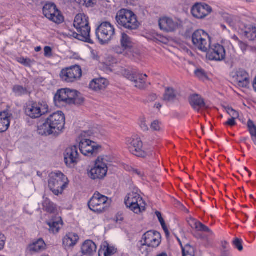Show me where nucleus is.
Returning a JSON list of instances; mask_svg holds the SVG:
<instances>
[{
  "label": "nucleus",
  "mask_w": 256,
  "mask_h": 256,
  "mask_svg": "<svg viewBox=\"0 0 256 256\" xmlns=\"http://www.w3.org/2000/svg\"><path fill=\"white\" fill-rule=\"evenodd\" d=\"M65 124L64 114L61 111L51 114L44 122L38 127V132L42 136H50L60 134Z\"/></svg>",
  "instance_id": "f257e3e1"
},
{
  "label": "nucleus",
  "mask_w": 256,
  "mask_h": 256,
  "mask_svg": "<svg viewBox=\"0 0 256 256\" xmlns=\"http://www.w3.org/2000/svg\"><path fill=\"white\" fill-rule=\"evenodd\" d=\"M74 26L78 32L68 30L66 32L67 36L73 37L90 44L93 43L90 37V28L89 26L88 18L84 14H79L76 16Z\"/></svg>",
  "instance_id": "f03ea898"
},
{
  "label": "nucleus",
  "mask_w": 256,
  "mask_h": 256,
  "mask_svg": "<svg viewBox=\"0 0 256 256\" xmlns=\"http://www.w3.org/2000/svg\"><path fill=\"white\" fill-rule=\"evenodd\" d=\"M84 99L80 92L70 88L58 90L54 96V102L56 106H64L68 104L80 105Z\"/></svg>",
  "instance_id": "7ed1b4c3"
},
{
  "label": "nucleus",
  "mask_w": 256,
  "mask_h": 256,
  "mask_svg": "<svg viewBox=\"0 0 256 256\" xmlns=\"http://www.w3.org/2000/svg\"><path fill=\"white\" fill-rule=\"evenodd\" d=\"M126 144L130 152L134 155L142 158L147 159H160V156L153 152H146L142 150V142L138 136H134L128 138Z\"/></svg>",
  "instance_id": "20e7f679"
},
{
  "label": "nucleus",
  "mask_w": 256,
  "mask_h": 256,
  "mask_svg": "<svg viewBox=\"0 0 256 256\" xmlns=\"http://www.w3.org/2000/svg\"><path fill=\"white\" fill-rule=\"evenodd\" d=\"M116 19L118 24L128 30L138 28L139 23L136 15L132 10L122 8L118 12Z\"/></svg>",
  "instance_id": "39448f33"
},
{
  "label": "nucleus",
  "mask_w": 256,
  "mask_h": 256,
  "mask_svg": "<svg viewBox=\"0 0 256 256\" xmlns=\"http://www.w3.org/2000/svg\"><path fill=\"white\" fill-rule=\"evenodd\" d=\"M48 186L50 190L56 196L62 194L66 188L68 180L62 172L58 170L49 174Z\"/></svg>",
  "instance_id": "423d86ee"
},
{
  "label": "nucleus",
  "mask_w": 256,
  "mask_h": 256,
  "mask_svg": "<svg viewBox=\"0 0 256 256\" xmlns=\"http://www.w3.org/2000/svg\"><path fill=\"white\" fill-rule=\"evenodd\" d=\"M90 133V132H84L78 138L80 150L82 154L88 156L96 155L100 148L88 138Z\"/></svg>",
  "instance_id": "0eeeda50"
},
{
  "label": "nucleus",
  "mask_w": 256,
  "mask_h": 256,
  "mask_svg": "<svg viewBox=\"0 0 256 256\" xmlns=\"http://www.w3.org/2000/svg\"><path fill=\"white\" fill-rule=\"evenodd\" d=\"M96 34L100 44L108 43L115 34V29L109 22H102L96 28Z\"/></svg>",
  "instance_id": "6e6552de"
},
{
  "label": "nucleus",
  "mask_w": 256,
  "mask_h": 256,
  "mask_svg": "<svg viewBox=\"0 0 256 256\" xmlns=\"http://www.w3.org/2000/svg\"><path fill=\"white\" fill-rule=\"evenodd\" d=\"M194 46L202 52H206L210 45V38L208 33L202 30L195 31L192 35Z\"/></svg>",
  "instance_id": "1a4fd4ad"
},
{
  "label": "nucleus",
  "mask_w": 256,
  "mask_h": 256,
  "mask_svg": "<svg viewBox=\"0 0 256 256\" xmlns=\"http://www.w3.org/2000/svg\"><path fill=\"white\" fill-rule=\"evenodd\" d=\"M142 201V198L140 196L134 192L128 194L124 198L126 206L136 214H138L146 210L145 206H142L140 204H139Z\"/></svg>",
  "instance_id": "9d476101"
},
{
  "label": "nucleus",
  "mask_w": 256,
  "mask_h": 256,
  "mask_svg": "<svg viewBox=\"0 0 256 256\" xmlns=\"http://www.w3.org/2000/svg\"><path fill=\"white\" fill-rule=\"evenodd\" d=\"M82 76V69L78 65L64 68L60 74L62 80L67 82H73L78 80Z\"/></svg>",
  "instance_id": "9b49d317"
},
{
  "label": "nucleus",
  "mask_w": 256,
  "mask_h": 256,
  "mask_svg": "<svg viewBox=\"0 0 256 256\" xmlns=\"http://www.w3.org/2000/svg\"><path fill=\"white\" fill-rule=\"evenodd\" d=\"M48 111V106L46 104L32 102L27 105L25 109L26 116L32 118H37L45 114Z\"/></svg>",
  "instance_id": "f8f14e48"
},
{
  "label": "nucleus",
  "mask_w": 256,
  "mask_h": 256,
  "mask_svg": "<svg viewBox=\"0 0 256 256\" xmlns=\"http://www.w3.org/2000/svg\"><path fill=\"white\" fill-rule=\"evenodd\" d=\"M43 14L46 18L55 23L61 24L64 22L62 15L53 3H47L44 6Z\"/></svg>",
  "instance_id": "ddd939ff"
},
{
  "label": "nucleus",
  "mask_w": 256,
  "mask_h": 256,
  "mask_svg": "<svg viewBox=\"0 0 256 256\" xmlns=\"http://www.w3.org/2000/svg\"><path fill=\"white\" fill-rule=\"evenodd\" d=\"M94 165L88 172V177L92 180H102L106 175L108 167L103 161H94Z\"/></svg>",
  "instance_id": "4468645a"
},
{
  "label": "nucleus",
  "mask_w": 256,
  "mask_h": 256,
  "mask_svg": "<svg viewBox=\"0 0 256 256\" xmlns=\"http://www.w3.org/2000/svg\"><path fill=\"white\" fill-rule=\"evenodd\" d=\"M142 240H144L143 245H146L149 248H156L161 243V234L157 231L150 230L143 234Z\"/></svg>",
  "instance_id": "2eb2a0df"
},
{
  "label": "nucleus",
  "mask_w": 256,
  "mask_h": 256,
  "mask_svg": "<svg viewBox=\"0 0 256 256\" xmlns=\"http://www.w3.org/2000/svg\"><path fill=\"white\" fill-rule=\"evenodd\" d=\"M207 51L206 57L210 60L222 61L226 58V50L224 47L218 44L210 46Z\"/></svg>",
  "instance_id": "dca6fc26"
},
{
  "label": "nucleus",
  "mask_w": 256,
  "mask_h": 256,
  "mask_svg": "<svg viewBox=\"0 0 256 256\" xmlns=\"http://www.w3.org/2000/svg\"><path fill=\"white\" fill-rule=\"evenodd\" d=\"M123 74L128 80L134 82L135 87L140 89L146 88V80L147 77L146 74H144L136 72H130L128 70H124Z\"/></svg>",
  "instance_id": "f3484780"
},
{
  "label": "nucleus",
  "mask_w": 256,
  "mask_h": 256,
  "mask_svg": "<svg viewBox=\"0 0 256 256\" xmlns=\"http://www.w3.org/2000/svg\"><path fill=\"white\" fill-rule=\"evenodd\" d=\"M212 11V8L205 3H196L191 8L192 16L198 19H203Z\"/></svg>",
  "instance_id": "a211bd4d"
},
{
  "label": "nucleus",
  "mask_w": 256,
  "mask_h": 256,
  "mask_svg": "<svg viewBox=\"0 0 256 256\" xmlns=\"http://www.w3.org/2000/svg\"><path fill=\"white\" fill-rule=\"evenodd\" d=\"M108 200L107 196L96 192L88 202V208L92 211L94 212H102V208L98 207L106 204Z\"/></svg>",
  "instance_id": "6ab92c4d"
},
{
  "label": "nucleus",
  "mask_w": 256,
  "mask_h": 256,
  "mask_svg": "<svg viewBox=\"0 0 256 256\" xmlns=\"http://www.w3.org/2000/svg\"><path fill=\"white\" fill-rule=\"evenodd\" d=\"M158 26L162 30L168 32L176 30L178 27V24L172 18L166 16L160 18Z\"/></svg>",
  "instance_id": "aec40b11"
},
{
  "label": "nucleus",
  "mask_w": 256,
  "mask_h": 256,
  "mask_svg": "<svg viewBox=\"0 0 256 256\" xmlns=\"http://www.w3.org/2000/svg\"><path fill=\"white\" fill-rule=\"evenodd\" d=\"M46 248V245L42 238L33 242L28 244L26 250L32 252H40L44 250Z\"/></svg>",
  "instance_id": "412c9836"
},
{
  "label": "nucleus",
  "mask_w": 256,
  "mask_h": 256,
  "mask_svg": "<svg viewBox=\"0 0 256 256\" xmlns=\"http://www.w3.org/2000/svg\"><path fill=\"white\" fill-rule=\"evenodd\" d=\"M236 80L239 86L242 88H246L249 84V76L248 73L242 69L238 70L236 72Z\"/></svg>",
  "instance_id": "4be33fe9"
},
{
  "label": "nucleus",
  "mask_w": 256,
  "mask_h": 256,
  "mask_svg": "<svg viewBox=\"0 0 256 256\" xmlns=\"http://www.w3.org/2000/svg\"><path fill=\"white\" fill-rule=\"evenodd\" d=\"M188 100L191 106L196 110L199 111L200 108H207L204 99L198 94H193L189 97Z\"/></svg>",
  "instance_id": "5701e85b"
},
{
  "label": "nucleus",
  "mask_w": 256,
  "mask_h": 256,
  "mask_svg": "<svg viewBox=\"0 0 256 256\" xmlns=\"http://www.w3.org/2000/svg\"><path fill=\"white\" fill-rule=\"evenodd\" d=\"M108 84V82L106 78H96L90 82L89 87L94 91L98 92L104 90Z\"/></svg>",
  "instance_id": "b1692460"
},
{
  "label": "nucleus",
  "mask_w": 256,
  "mask_h": 256,
  "mask_svg": "<svg viewBox=\"0 0 256 256\" xmlns=\"http://www.w3.org/2000/svg\"><path fill=\"white\" fill-rule=\"evenodd\" d=\"M117 252V248L114 246H110L109 244L105 241L102 242L98 250V256H112Z\"/></svg>",
  "instance_id": "393cba45"
},
{
  "label": "nucleus",
  "mask_w": 256,
  "mask_h": 256,
  "mask_svg": "<svg viewBox=\"0 0 256 256\" xmlns=\"http://www.w3.org/2000/svg\"><path fill=\"white\" fill-rule=\"evenodd\" d=\"M46 223L50 227V232L54 234L58 233L60 228V225H63L62 220L60 216L52 218L51 220L47 221Z\"/></svg>",
  "instance_id": "a878e982"
},
{
  "label": "nucleus",
  "mask_w": 256,
  "mask_h": 256,
  "mask_svg": "<svg viewBox=\"0 0 256 256\" xmlns=\"http://www.w3.org/2000/svg\"><path fill=\"white\" fill-rule=\"evenodd\" d=\"M96 246L92 240H86L81 248L82 253L84 255L92 256L96 252Z\"/></svg>",
  "instance_id": "bb28decb"
},
{
  "label": "nucleus",
  "mask_w": 256,
  "mask_h": 256,
  "mask_svg": "<svg viewBox=\"0 0 256 256\" xmlns=\"http://www.w3.org/2000/svg\"><path fill=\"white\" fill-rule=\"evenodd\" d=\"M79 240V236L75 233H68L64 238L62 244L66 248H71L74 246Z\"/></svg>",
  "instance_id": "cd10ccee"
},
{
  "label": "nucleus",
  "mask_w": 256,
  "mask_h": 256,
  "mask_svg": "<svg viewBox=\"0 0 256 256\" xmlns=\"http://www.w3.org/2000/svg\"><path fill=\"white\" fill-rule=\"evenodd\" d=\"M10 114L8 112H0V132H6L10 124Z\"/></svg>",
  "instance_id": "c85d7f7f"
},
{
  "label": "nucleus",
  "mask_w": 256,
  "mask_h": 256,
  "mask_svg": "<svg viewBox=\"0 0 256 256\" xmlns=\"http://www.w3.org/2000/svg\"><path fill=\"white\" fill-rule=\"evenodd\" d=\"M64 160H76L79 158L78 148L76 146H72L66 148L64 152Z\"/></svg>",
  "instance_id": "c756f323"
},
{
  "label": "nucleus",
  "mask_w": 256,
  "mask_h": 256,
  "mask_svg": "<svg viewBox=\"0 0 256 256\" xmlns=\"http://www.w3.org/2000/svg\"><path fill=\"white\" fill-rule=\"evenodd\" d=\"M176 95L177 92L173 88L168 87L165 90L163 100L166 102H174L176 99Z\"/></svg>",
  "instance_id": "7c9ffc66"
},
{
  "label": "nucleus",
  "mask_w": 256,
  "mask_h": 256,
  "mask_svg": "<svg viewBox=\"0 0 256 256\" xmlns=\"http://www.w3.org/2000/svg\"><path fill=\"white\" fill-rule=\"evenodd\" d=\"M42 206L44 210L47 212L54 214L57 210L56 204L48 198L44 200Z\"/></svg>",
  "instance_id": "2f4dec72"
},
{
  "label": "nucleus",
  "mask_w": 256,
  "mask_h": 256,
  "mask_svg": "<svg viewBox=\"0 0 256 256\" xmlns=\"http://www.w3.org/2000/svg\"><path fill=\"white\" fill-rule=\"evenodd\" d=\"M120 42L122 46L126 50L132 47V42L130 38L124 32L122 34Z\"/></svg>",
  "instance_id": "473e14b6"
},
{
  "label": "nucleus",
  "mask_w": 256,
  "mask_h": 256,
  "mask_svg": "<svg viewBox=\"0 0 256 256\" xmlns=\"http://www.w3.org/2000/svg\"><path fill=\"white\" fill-rule=\"evenodd\" d=\"M192 222L194 223V228L197 230L203 232L212 233V231L210 230V228L208 227L201 222L197 221L194 219L192 220Z\"/></svg>",
  "instance_id": "72a5a7b5"
},
{
  "label": "nucleus",
  "mask_w": 256,
  "mask_h": 256,
  "mask_svg": "<svg viewBox=\"0 0 256 256\" xmlns=\"http://www.w3.org/2000/svg\"><path fill=\"white\" fill-rule=\"evenodd\" d=\"M244 36L251 40L256 39V27L250 26L244 32Z\"/></svg>",
  "instance_id": "f704fd0d"
},
{
  "label": "nucleus",
  "mask_w": 256,
  "mask_h": 256,
  "mask_svg": "<svg viewBox=\"0 0 256 256\" xmlns=\"http://www.w3.org/2000/svg\"><path fill=\"white\" fill-rule=\"evenodd\" d=\"M12 92L16 96H22L27 94L28 90L26 88L20 85H15L12 88Z\"/></svg>",
  "instance_id": "c9c22d12"
},
{
  "label": "nucleus",
  "mask_w": 256,
  "mask_h": 256,
  "mask_svg": "<svg viewBox=\"0 0 256 256\" xmlns=\"http://www.w3.org/2000/svg\"><path fill=\"white\" fill-rule=\"evenodd\" d=\"M182 255L184 254L186 256H194L195 252L194 248L193 246H190L189 244H186L184 247H182Z\"/></svg>",
  "instance_id": "e433bc0d"
},
{
  "label": "nucleus",
  "mask_w": 256,
  "mask_h": 256,
  "mask_svg": "<svg viewBox=\"0 0 256 256\" xmlns=\"http://www.w3.org/2000/svg\"><path fill=\"white\" fill-rule=\"evenodd\" d=\"M248 127L251 136L255 138H252V140L256 144V126L252 120H249L248 122Z\"/></svg>",
  "instance_id": "4c0bfd02"
},
{
  "label": "nucleus",
  "mask_w": 256,
  "mask_h": 256,
  "mask_svg": "<svg viewBox=\"0 0 256 256\" xmlns=\"http://www.w3.org/2000/svg\"><path fill=\"white\" fill-rule=\"evenodd\" d=\"M220 246L222 248L220 250L221 254H224L226 255L228 254H231V248L230 244L226 240L222 241Z\"/></svg>",
  "instance_id": "58836bf2"
},
{
  "label": "nucleus",
  "mask_w": 256,
  "mask_h": 256,
  "mask_svg": "<svg viewBox=\"0 0 256 256\" xmlns=\"http://www.w3.org/2000/svg\"><path fill=\"white\" fill-rule=\"evenodd\" d=\"M242 240L238 238H234L232 242V244L234 247L238 250L239 252H242L244 250Z\"/></svg>",
  "instance_id": "ea45409f"
},
{
  "label": "nucleus",
  "mask_w": 256,
  "mask_h": 256,
  "mask_svg": "<svg viewBox=\"0 0 256 256\" xmlns=\"http://www.w3.org/2000/svg\"><path fill=\"white\" fill-rule=\"evenodd\" d=\"M227 113L231 116V118H238L239 117V113L231 107H226L225 108Z\"/></svg>",
  "instance_id": "a19ab883"
},
{
  "label": "nucleus",
  "mask_w": 256,
  "mask_h": 256,
  "mask_svg": "<svg viewBox=\"0 0 256 256\" xmlns=\"http://www.w3.org/2000/svg\"><path fill=\"white\" fill-rule=\"evenodd\" d=\"M140 242V246H138V250L141 252V253L142 254H144L145 256H147L150 250H148V246H147L146 245H143L144 244V240H141Z\"/></svg>",
  "instance_id": "79ce46f5"
},
{
  "label": "nucleus",
  "mask_w": 256,
  "mask_h": 256,
  "mask_svg": "<svg viewBox=\"0 0 256 256\" xmlns=\"http://www.w3.org/2000/svg\"><path fill=\"white\" fill-rule=\"evenodd\" d=\"M150 128L154 131H160V122L158 120H154L151 124Z\"/></svg>",
  "instance_id": "37998d69"
},
{
  "label": "nucleus",
  "mask_w": 256,
  "mask_h": 256,
  "mask_svg": "<svg viewBox=\"0 0 256 256\" xmlns=\"http://www.w3.org/2000/svg\"><path fill=\"white\" fill-rule=\"evenodd\" d=\"M236 39L238 40L239 46L241 50L242 51L243 53L244 54L248 48V46L247 44L240 40L237 37L236 38Z\"/></svg>",
  "instance_id": "c03bdc74"
},
{
  "label": "nucleus",
  "mask_w": 256,
  "mask_h": 256,
  "mask_svg": "<svg viewBox=\"0 0 256 256\" xmlns=\"http://www.w3.org/2000/svg\"><path fill=\"white\" fill-rule=\"evenodd\" d=\"M18 62L26 66H30L32 64V61L28 58H20L18 60Z\"/></svg>",
  "instance_id": "a18cd8bd"
},
{
  "label": "nucleus",
  "mask_w": 256,
  "mask_h": 256,
  "mask_svg": "<svg viewBox=\"0 0 256 256\" xmlns=\"http://www.w3.org/2000/svg\"><path fill=\"white\" fill-rule=\"evenodd\" d=\"M195 74L200 78H206V74L205 72L202 69H197L194 71Z\"/></svg>",
  "instance_id": "49530a36"
},
{
  "label": "nucleus",
  "mask_w": 256,
  "mask_h": 256,
  "mask_svg": "<svg viewBox=\"0 0 256 256\" xmlns=\"http://www.w3.org/2000/svg\"><path fill=\"white\" fill-rule=\"evenodd\" d=\"M44 55L47 58H50L52 56V49L50 46H46L44 48Z\"/></svg>",
  "instance_id": "de8ad7c7"
},
{
  "label": "nucleus",
  "mask_w": 256,
  "mask_h": 256,
  "mask_svg": "<svg viewBox=\"0 0 256 256\" xmlns=\"http://www.w3.org/2000/svg\"><path fill=\"white\" fill-rule=\"evenodd\" d=\"M140 126L144 131H148V126L146 124V120L144 118L142 119L140 123Z\"/></svg>",
  "instance_id": "09e8293b"
},
{
  "label": "nucleus",
  "mask_w": 256,
  "mask_h": 256,
  "mask_svg": "<svg viewBox=\"0 0 256 256\" xmlns=\"http://www.w3.org/2000/svg\"><path fill=\"white\" fill-rule=\"evenodd\" d=\"M6 238L4 236L0 233V250H2L5 244Z\"/></svg>",
  "instance_id": "8fccbe9b"
},
{
  "label": "nucleus",
  "mask_w": 256,
  "mask_h": 256,
  "mask_svg": "<svg viewBox=\"0 0 256 256\" xmlns=\"http://www.w3.org/2000/svg\"><path fill=\"white\" fill-rule=\"evenodd\" d=\"M157 98V96L156 94H154V93H152L150 94L147 97V98L146 100V102H154V101L155 100H156Z\"/></svg>",
  "instance_id": "3c124183"
},
{
  "label": "nucleus",
  "mask_w": 256,
  "mask_h": 256,
  "mask_svg": "<svg viewBox=\"0 0 256 256\" xmlns=\"http://www.w3.org/2000/svg\"><path fill=\"white\" fill-rule=\"evenodd\" d=\"M67 167L74 168L77 164L78 161H64Z\"/></svg>",
  "instance_id": "603ef678"
},
{
  "label": "nucleus",
  "mask_w": 256,
  "mask_h": 256,
  "mask_svg": "<svg viewBox=\"0 0 256 256\" xmlns=\"http://www.w3.org/2000/svg\"><path fill=\"white\" fill-rule=\"evenodd\" d=\"M155 214L157 216L160 224L165 223V221L162 216V213L156 210L155 212Z\"/></svg>",
  "instance_id": "864d4df0"
},
{
  "label": "nucleus",
  "mask_w": 256,
  "mask_h": 256,
  "mask_svg": "<svg viewBox=\"0 0 256 256\" xmlns=\"http://www.w3.org/2000/svg\"><path fill=\"white\" fill-rule=\"evenodd\" d=\"M114 158H115L114 156H98L96 160H110Z\"/></svg>",
  "instance_id": "5fc2aeb1"
},
{
  "label": "nucleus",
  "mask_w": 256,
  "mask_h": 256,
  "mask_svg": "<svg viewBox=\"0 0 256 256\" xmlns=\"http://www.w3.org/2000/svg\"><path fill=\"white\" fill-rule=\"evenodd\" d=\"M124 220V218L122 214V213L120 212H118L117 213V214L116 216V221L117 222L120 223L122 222Z\"/></svg>",
  "instance_id": "6e6d98bb"
},
{
  "label": "nucleus",
  "mask_w": 256,
  "mask_h": 256,
  "mask_svg": "<svg viewBox=\"0 0 256 256\" xmlns=\"http://www.w3.org/2000/svg\"><path fill=\"white\" fill-rule=\"evenodd\" d=\"M236 118H230L228 120L225 122V125H228L230 126H233L236 124Z\"/></svg>",
  "instance_id": "4d7b16f0"
},
{
  "label": "nucleus",
  "mask_w": 256,
  "mask_h": 256,
  "mask_svg": "<svg viewBox=\"0 0 256 256\" xmlns=\"http://www.w3.org/2000/svg\"><path fill=\"white\" fill-rule=\"evenodd\" d=\"M94 1L95 0H85L86 4H84L83 6L88 8L92 6L94 4Z\"/></svg>",
  "instance_id": "13d9d810"
},
{
  "label": "nucleus",
  "mask_w": 256,
  "mask_h": 256,
  "mask_svg": "<svg viewBox=\"0 0 256 256\" xmlns=\"http://www.w3.org/2000/svg\"><path fill=\"white\" fill-rule=\"evenodd\" d=\"M125 50H126V49L124 48H122H122H120V46H118L114 48V51L116 53L119 54H122Z\"/></svg>",
  "instance_id": "bf43d9fd"
},
{
  "label": "nucleus",
  "mask_w": 256,
  "mask_h": 256,
  "mask_svg": "<svg viewBox=\"0 0 256 256\" xmlns=\"http://www.w3.org/2000/svg\"><path fill=\"white\" fill-rule=\"evenodd\" d=\"M127 4L132 6L136 5L138 0H124Z\"/></svg>",
  "instance_id": "052dcab7"
},
{
  "label": "nucleus",
  "mask_w": 256,
  "mask_h": 256,
  "mask_svg": "<svg viewBox=\"0 0 256 256\" xmlns=\"http://www.w3.org/2000/svg\"><path fill=\"white\" fill-rule=\"evenodd\" d=\"M124 168L126 170L129 171V172H132V170H134L133 168H132L130 166H129L128 165H126V166H124Z\"/></svg>",
  "instance_id": "680f3d73"
},
{
  "label": "nucleus",
  "mask_w": 256,
  "mask_h": 256,
  "mask_svg": "<svg viewBox=\"0 0 256 256\" xmlns=\"http://www.w3.org/2000/svg\"><path fill=\"white\" fill-rule=\"evenodd\" d=\"M76 2L80 4L83 6L84 4H86L84 1L85 0H76Z\"/></svg>",
  "instance_id": "e2e57ef3"
},
{
  "label": "nucleus",
  "mask_w": 256,
  "mask_h": 256,
  "mask_svg": "<svg viewBox=\"0 0 256 256\" xmlns=\"http://www.w3.org/2000/svg\"><path fill=\"white\" fill-rule=\"evenodd\" d=\"M161 226H162V229L164 230V232L167 230H168L166 226V223H164V224H161Z\"/></svg>",
  "instance_id": "0e129e2a"
},
{
  "label": "nucleus",
  "mask_w": 256,
  "mask_h": 256,
  "mask_svg": "<svg viewBox=\"0 0 256 256\" xmlns=\"http://www.w3.org/2000/svg\"><path fill=\"white\" fill-rule=\"evenodd\" d=\"M252 86H253L254 90L256 92V76L255 77V78L254 79Z\"/></svg>",
  "instance_id": "69168bd1"
},
{
  "label": "nucleus",
  "mask_w": 256,
  "mask_h": 256,
  "mask_svg": "<svg viewBox=\"0 0 256 256\" xmlns=\"http://www.w3.org/2000/svg\"><path fill=\"white\" fill-rule=\"evenodd\" d=\"M156 256H168V255L166 252H162L157 254Z\"/></svg>",
  "instance_id": "338daca9"
},
{
  "label": "nucleus",
  "mask_w": 256,
  "mask_h": 256,
  "mask_svg": "<svg viewBox=\"0 0 256 256\" xmlns=\"http://www.w3.org/2000/svg\"><path fill=\"white\" fill-rule=\"evenodd\" d=\"M132 172H133L134 173L138 175H140V172H139L137 169H134V170H132Z\"/></svg>",
  "instance_id": "774afa93"
}]
</instances>
